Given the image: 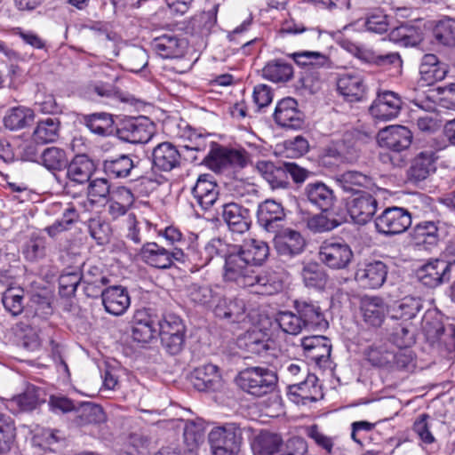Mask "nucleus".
I'll return each mask as SVG.
<instances>
[{
  "mask_svg": "<svg viewBox=\"0 0 455 455\" xmlns=\"http://www.w3.org/2000/svg\"><path fill=\"white\" fill-rule=\"evenodd\" d=\"M269 253L267 243L257 238H247L242 244L232 246L226 255L224 281L240 288H251L256 294H274L279 285L267 275L257 273L253 267L261 266L269 257Z\"/></svg>",
  "mask_w": 455,
  "mask_h": 455,
  "instance_id": "f257e3e1",
  "label": "nucleus"
},
{
  "mask_svg": "<svg viewBox=\"0 0 455 455\" xmlns=\"http://www.w3.org/2000/svg\"><path fill=\"white\" fill-rule=\"evenodd\" d=\"M355 132H346L342 139L328 145L320 158L323 166L332 168L344 163L355 162L361 154L362 141Z\"/></svg>",
  "mask_w": 455,
  "mask_h": 455,
  "instance_id": "f03ea898",
  "label": "nucleus"
},
{
  "mask_svg": "<svg viewBox=\"0 0 455 455\" xmlns=\"http://www.w3.org/2000/svg\"><path fill=\"white\" fill-rule=\"evenodd\" d=\"M276 373L265 367H248L237 374L235 383L244 392L258 397L273 392L277 385Z\"/></svg>",
  "mask_w": 455,
  "mask_h": 455,
  "instance_id": "7ed1b4c3",
  "label": "nucleus"
},
{
  "mask_svg": "<svg viewBox=\"0 0 455 455\" xmlns=\"http://www.w3.org/2000/svg\"><path fill=\"white\" fill-rule=\"evenodd\" d=\"M246 429L237 423H226L209 433L212 455H237Z\"/></svg>",
  "mask_w": 455,
  "mask_h": 455,
  "instance_id": "20e7f679",
  "label": "nucleus"
},
{
  "mask_svg": "<svg viewBox=\"0 0 455 455\" xmlns=\"http://www.w3.org/2000/svg\"><path fill=\"white\" fill-rule=\"evenodd\" d=\"M157 333L164 349L171 355L179 354L185 344L186 326L175 314H165L157 321Z\"/></svg>",
  "mask_w": 455,
  "mask_h": 455,
  "instance_id": "39448f33",
  "label": "nucleus"
},
{
  "mask_svg": "<svg viewBox=\"0 0 455 455\" xmlns=\"http://www.w3.org/2000/svg\"><path fill=\"white\" fill-rule=\"evenodd\" d=\"M211 149L204 162L207 167L215 172H223L229 168H243L248 163L244 150L231 149L212 141Z\"/></svg>",
  "mask_w": 455,
  "mask_h": 455,
  "instance_id": "423d86ee",
  "label": "nucleus"
},
{
  "mask_svg": "<svg viewBox=\"0 0 455 455\" xmlns=\"http://www.w3.org/2000/svg\"><path fill=\"white\" fill-rule=\"evenodd\" d=\"M319 259L333 270H343L349 267L354 259L350 245L342 239L324 240L319 247Z\"/></svg>",
  "mask_w": 455,
  "mask_h": 455,
  "instance_id": "0eeeda50",
  "label": "nucleus"
},
{
  "mask_svg": "<svg viewBox=\"0 0 455 455\" xmlns=\"http://www.w3.org/2000/svg\"><path fill=\"white\" fill-rule=\"evenodd\" d=\"M140 257L150 267L166 269L170 268L174 262L182 260L184 255L182 247H174L169 250L155 242H148L142 245Z\"/></svg>",
  "mask_w": 455,
  "mask_h": 455,
  "instance_id": "6e6552de",
  "label": "nucleus"
},
{
  "mask_svg": "<svg viewBox=\"0 0 455 455\" xmlns=\"http://www.w3.org/2000/svg\"><path fill=\"white\" fill-rule=\"evenodd\" d=\"M374 222L379 234L395 235L405 232L411 226V215L404 208L393 206L385 209Z\"/></svg>",
  "mask_w": 455,
  "mask_h": 455,
  "instance_id": "1a4fd4ad",
  "label": "nucleus"
},
{
  "mask_svg": "<svg viewBox=\"0 0 455 455\" xmlns=\"http://www.w3.org/2000/svg\"><path fill=\"white\" fill-rule=\"evenodd\" d=\"M120 140L132 144L147 143L153 135V124L144 116L130 117L122 122L116 130Z\"/></svg>",
  "mask_w": 455,
  "mask_h": 455,
  "instance_id": "9d476101",
  "label": "nucleus"
},
{
  "mask_svg": "<svg viewBox=\"0 0 455 455\" xmlns=\"http://www.w3.org/2000/svg\"><path fill=\"white\" fill-rule=\"evenodd\" d=\"M240 346L248 353L258 355L267 363L275 358L279 351L275 341L260 330L247 331L240 339Z\"/></svg>",
  "mask_w": 455,
  "mask_h": 455,
  "instance_id": "9b49d317",
  "label": "nucleus"
},
{
  "mask_svg": "<svg viewBox=\"0 0 455 455\" xmlns=\"http://www.w3.org/2000/svg\"><path fill=\"white\" fill-rule=\"evenodd\" d=\"M387 275V267L380 260H365L357 265L355 280L363 289H378Z\"/></svg>",
  "mask_w": 455,
  "mask_h": 455,
  "instance_id": "f8f14e48",
  "label": "nucleus"
},
{
  "mask_svg": "<svg viewBox=\"0 0 455 455\" xmlns=\"http://www.w3.org/2000/svg\"><path fill=\"white\" fill-rule=\"evenodd\" d=\"M402 105L403 100L398 93L386 90L377 93L369 112L375 120L387 122L398 116Z\"/></svg>",
  "mask_w": 455,
  "mask_h": 455,
  "instance_id": "ddd939ff",
  "label": "nucleus"
},
{
  "mask_svg": "<svg viewBox=\"0 0 455 455\" xmlns=\"http://www.w3.org/2000/svg\"><path fill=\"white\" fill-rule=\"evenodd\" d=\"M347 210L355 223L364 225L368 223L378 208L377 199L367 192L355 193L347 200Z\"/></svg>",
  "mask_w": 455,
  "mask_h": 455,
  "instance_id": "4468645a",
  "label": "nucleus"
},
{
  "mask_svg": "<svg viewBox=\"0 0 455 455\" xmlns=\"http://www.w3.org/2000/svg\"><path fill=\"white\" fill-rule=\"evenodd\" d=\"M412 142V133L405 126L391 125L382 129L378 133L379 147L393 153H402L407 150Z\"/></svg>",
  "mask_w": 455,
  "mask_h": 455,
  "instance_id": "2eb2a0df",
  "label": "nucleus"
},
{
  "mask_svg": "<svg viewBox=\"0 0 455 455\" xmlns=\"http://www.w3.org/2000/svg\"><path fill=\"white\" fill-rule=\"evenodd\" d=\"M451 272H455V263L436 259L422 266L418 270L417 276L422 284L434 288L448 281Z\"/></svg>",
  "mask_w": 455,
  "mask_h": 455,
  "instance_id": "dca6fc26",
  "label": "nucleus"
},
{
  "mask_svg": "<svg viewBox=\"0 0 455 455\" xmlns=\"http://www.w3.org/2000/svg\"><path fill=\"white\" fill-rule=\"evenodd\" d=\"M151 161L154 170L168 172L180 166L181 154L174 144L165 141L153 148Z\"/></svg>",
  "mask_w": 455,
  "mask_h": 455,
  "instance_id": "f3484780",
  "label": "nucleus"
},
{
  "mask_svg": "<svg viewBox=\"0 0 455 455\" xmlns=\"http://www.w3.org/2000/svg\"><path fill=\"white\" fill-rule=\"evenodd\" d=\"M274 120L281 127L297 130L302 127L304 116L298 108L296 100L288 97L277 102Z\"/></svg>",
  "mask_w": 455,
  "mask_h": 455,
  "instance_id": "a211bd4d",
  "label": "nucleus"
},
{
  "mask_svg": "<svg viewBox=\"0 0 455 455\" xmlns=\"http://www.w3.org/2000/svg\"><path fill=\"white\" fill-rule=\"evenodd\" d=\"M220 216L233 234H243L251 227L249 210L236 203L224 204L221 207Z\"/></svg>",
  "mask_w": 455,
  "mask_h": 455,
  "instance_id": "6ab92c4d",
  "label": "nucleus"
},
{
  "mask_svg": "<svg viewBox=\"0 0 455 455\" xmlns=\"http://www.w3.org/2000/svg\"><path fill=\"white\" fill-rule=\"evenodd\" d=\"M337 89L347 101L358 102L365 97L367 85L363 75L351 71L339 76Z\"/></svg>",
  "mask_w": 455,
  "mask_h": 455,
  "instance_id": "aec40b11",
  "label": "nucleus"
},
{
  "mask_svg": "<svg viewBox=\"0 0 455 455\" xmlns=\"http://www.w3.org/2000/svg\"><path fill=\"white\" fill-rule=\"evenodd\" d=\"M218 297L213 307V313L217 317L237 323L244 320L246 305L243 299L238 296L227 297L222 294L221 290Z\"/></svg>",
  "mask_w": 455,
  "mask_h": 455,
  "instance_id": "412c9836",
  "label": "nucleus"
},
{
  "mask_svg": "<svg viewBox=\"0 0 455 455\" xmlns=\"http://www.w3.org/2000/svg\"><path fill=\"white\" fill-rule=\"evenodd\" d=\"M274 242L277 254L285 259L299 255L306 245L301 234L291 228L282 230L275 236Z\"/></svg>",
  "mask_w": 455,
  "mask_h": 455,
  "instance_id": "4be33fe9",
  "label": "nucleus"
},
{
  "mask_svg": "<svg viewBox=\"0 0 455 455\" xmlns=\"http://www.w3.org/2000/svg\"><path fill=\"white\" fill-rule=\"evenodd\" d=\"M190 381L199 392H215L222 387V378L220 370L212 363L195 369L191 374Z\"/></svg>",
  "mask_w": 455,
  "mask_h": 455,
  "instance_id": "5701e85b",
  "label": "nucleus"
},
{
  "mask_svg": "<svg viewBox=\"0 0 455 455\" xmlns=\"http://www.w3.org/2000/svg\"><path fill=\"white\" fill-rule=\"evenodd\" d=\"M192 195L202 210H208L219 197V187L211 174H202L198 177L196 185L192 188Z\"/></svg>",
  "mask_w": 455,
  "mask_h": 455,
  "instance_id": "b1692460",
  "label": "nucleus"
},
{
  "mask_svg": "<svg viewBox=\"0 0 455 455\" xmlns=\"http://www.w3.org/2000/svg\"><path fill=\"white\" fill-rule=\"evenodd\" d=\"M100 297L105 310L113 315H122L131 305L128 291L121 285L107 287Z\"/></svg>",
  "mask_w": 455,
  "mask_h": 455,
  "instance_id": "393cba45",
  "label": "nucleus"
},
{
  "mask_svg": "<svg viewBox=\"0 0 455 455\" xmlns=\"http://www.w3.org/2000/svg\"><path fill=\"white\" fill-rule=\"evenodd\" d=\"M435 160V153L433 150L419 153L407 171L408 180L412 183H419L427 179L436 170Z\"/></svg>",
  "mask_w": 455,
  "mask_h": 455,
  "instance_id": "a878e982",
  "label": "nucleus"
},
{
  "mask_svg": "<svg viewBox=\"0 0 455 455\" xmlns=\"http://www.w3.org/2000/svg\"><path fill=\"white\" fill-rule=\"evenodd\" d=\"M294 309L304 322L307 330H324L329 323L317 302L296 300Z\"/></svg>",
  "mask_w": 455,
  "mask_h": 455,
  "instance_id": "bb28decb",
  "label": "nucleus"
},
{
  "mask_svg": "<svg viewBox=\"0 0 455 455\" xmlns=\"http://www.w3.org/2000/svg\"><path fill=\"white\" fill-rule=\"evenodd\" d=\"M447 73V65L440 61L436 55L427 53L422 57L419 66V76L422 85H433L444 79Z\"/></svg>",
  "mask_w": 455,
  "mask_h": 455,
  "instance_id": "cd10ccee",
  "label": "nucleus"
},
{
  "mask_svg": "<svg viewBox=\"0 0 455 455\" xmlns=\"http://www.w3.org/2000/svg\"><path fill=\"white\" fill-rule=\"evenodd\" d=\"M40 389L29 386L20 395L14 396L11 400L0 399V410H9L13 413L20 411H32L40 404Z\"/></svg>",
  "mask_w": 455,
  "mask_h": 455,
  "instance_id": "c85d7f7f",
  "label": "nucleus"
},
{
  "mask_svg": "<svg viewBox=\"0 0 455 455\" xmlns=\"http://www.w3.org/2000/svg\"><path fill=\"white\" fill-rule=\"evenodd\" d=\"M157 333V322L145 310L135 312L132 321V337L139 343H148Z\"/></svg>",
  "mask_w": 455,
  "mask_h": 455,
  "instance_id": "c756f323",
  "label": "nucleus"
},
{
  "mask_svg": "<svg viewBox=\"0 0 455 455\" xmlns=\"http://www.w3.org/2000/svg\"><path fill=\"white\" fill-rule=\"evenodd\" d=\"M305 196L313 206L323 212H328L335 201L333 190L320 181L307 184Z\"/></svg>",
  "mask_w": 455,
  "mask_h": 455,
  "instance_id": "7c9ffc66",
  "label": "nucleus"
},
{
  "mask_svg": "<svg viewBox=\"0 0 455 455\" xmlns=\"http://www.w3.org/2000/svg\"><path fill=\"white\" fill-rule=\"evenodd\" d=\"M284 217L283 207L275 200L267 199L258 207V222L268 232H274Z\"/></svg>",
  "mask_w": 455,
  "mask_h": 455,
  "instance_id": "2f4dec72",
  "label": "nucleus"
},
{
  "mask_svg": "<svg viewBox=\"0 0 455 455\" xmlns=\"http://www.w3.org/2000/svg\"><path fill=\"white\" fill-rule=\"evenodd\" d=\"M67 178L73 184H84L90 181L95 171L94 163L85 155L76 156L66 167Z\"/></svg>",
  "mask_w": 455,
  "mask_h": 455,
  "instance_id": "473e14b6",
  "label": "nucleus"
},
{
  "mask_svg": "<svg viewBox=\"0 0 455 455\" xmlns=\"http://www.w3.org/2000/svg\"><path fill=\"white\" fill-rule=\"evenodd\" d=\"M361 311L364 322L373 327L380 326L388 312L384 300L376 296L363 298L361 302Z\"/></svg>",
  "mask_w": 455,
  "mask_h": 455,
  "instance_id": "72a5a7b5",
  "label": "nucleus"
},
{
  "mask_svg": "<svg viewBox=\"0 0 455 455\" xmlns=\"http://www.w3.org/2000/svg\"><path fill=\"white\" fill-rule=\"evenodd\" d=\"M220 290V285L191 283L187 288V297L196 306L213 309Z\"/></svg>",
  "mask_w": 455,
  "mask_h": 455,
  "instance_id": "f704fd0d",
  "label": "nucleus"
},
{
  "mask_svg": "<svg viewBox=\"0 0 455 455\" xmlns=\"http://www.w3.org/2000/svg\"><path fill=\"white\" fill-rule=\"evenodd\" d=\"M440 224L439 220L418 222L412 229V239L417 244L436 245L440 240Z\"/></svg>",
  "mask_w": 455,
  "mask_h": 455,
  "instance_id": "c9c22d12",
  "label": "nucleus"
},
{
  "mask_svg": "<svg viewBox=\"0 0 455 455\" xmlns=\"http://www.w3.org/2000/svg\"><path fill=\"white\" fill-rule=\"evenodd\" d=\"M152 47L162 58L172 59L183 55L185 43L173 34H164L154 39Z\"/></svg>",
  "mask_w": 455,
  "mask_h": 455,
  "instance_id": "e433bc0d",
  "label": "nucleus"
},
{
  "mask_svg": "<svg viewBox=\"0 0 455 455\" xmlns=\"http://www.w3.org/2000/svg\"><path fill=\"white\" fill-rule=\"evenodd\" d=\"M82 284L84 294L89 298H98L102 295L108 278L102 274L98 267H90L82 273Z\"/></svg>",
  "mask_w": 455,
  "mask_h": 455,
  "instance_id": "4c0bfd02",
  "label": "nucleus"
},
{
  "mask_svg": "<svg viewBox=\"0 0 455 455\" xmlns=\"http://www.w3.org/2000/svg\"><path fill=\"white\" fill-rule=\"evenodd\" d=\"M388 37L391 42L400 46H416L421 41V31L411 22H403L391 29Z\"/></svg>",
  "mask_w": 455,
  "mask_h": 455,
  "instance_id": "58836bf2",
  "label": "nucleus"
},
{
  "mask_svg": "<svg viewBox=\"0 0 455 455\" xmlns=\"http://www.w3.org/2000/svg\"><path fill=\"white\" fill-rule=\"evenodd\" d=\"M336 183L345 192L361 193L360 188H370L373 185L371 177L357 171H347L335 179Z\"/></svg>",
  "mask_w": 455,
  "mask_h": 455,
  "instance_id": "ea45409f",
  "label": "nucleus"
},
{
  "mask_svg": "<svg viewBox=\"0 0 455 455\" xmlns=\"http://www.w3.org/2000/svg\"><path fill=\"white\" fill-rule=\"evenodd\" d=\"M316 376L308 374L304 381L289 387L290 395L299 399H294L295 403L301 402L303 404H306L308 402H316L317 395L319 394V387L316 385Z\"/></svg>",
  "mask_w": 455,
  "mask_h": 455,
  "instance_id": "a19ab883",
  "label": "nucleus"
},
{
  "mask_svg": "<svg viewBox=\"0 0 455 455\" xmlns=\"http://www.w3.org/2000/svg\"><path fill=\"white\" fill-rule=\"evenodd\" d=\"M283 440L280 435L261 431L251 443L253 455H274L278 452Z\"/></svg>",
  "mask_w": 455,
  "mask_h": 455,
  "instance_id": "79ce46f5",
  "label": "nucleus"
},
{
  "mask_svg": "<svg viewBox=\"0 0 455 455\" xmlns=\"http://www.w3.org/2000/svg\"><path fill=\"white\" fill-rule=\"evenodd\" d=\"M301 276L306 287L316 291L324 290L329 281L325 269L315 262L306 264L302 268Z\"/></svg>",
  "mask_w": 455,
  "mask_h": 455,
  "instance_id": "37998d69",
  "label": "nucleus"
},
{
  "mask_svg": "<svg viewBox=\"0 0 455 455\" xmlns=\"http://www.w3.org/2000/svg\"><path fill=\"white\" fill-rule=\"evenodd\" d=\"M83 123L92 133L100 136H108L114 131L113 116L106 112L84 115Z\"/></svg>",
  "mask_w": 455,
  "mask_h": 455,
  "instance_id": "c03bdc74",
  "label": "nucleus"
},
{
  "mask_svg": "<svg viewBox=\"0 0 455 455\" xmlns=\"http://www.w3.org/2000/svg\"><path fill=\"white\" fill-rule=\"evenodd\" d=\"M34 111L19 106L8 109L4 116V125L10 131H18L30 124L34 120Z\"/></svg>",
  "mask_w": 455,
  "mask_h": 455,
  "instance_id": "a18cd8bd",
  "label": "nucleus"
},
{
  "mask_svg": "<svg viewBox=\"0 0 455 455\" xmlns=\"http://www.w3.org/2000/svg\"><path fill=\"white\" fill-rule=\"evenodd\" d=\"M134 166L132 159L128 155H120L103 161V171L112 179L126 178Z\"/></svg>",
  "mask_w": 455,
  "mask_h": 455,
  "instance_id": "49530a36",
  "label": "nucleus"
},
{
  "mask_svg": "<svg viewBox=\"0 0 455 455\" xmlns=\"http://www.w3.org/2000/svg\"><path fill=\"white\" fill-rule=\"evenodd\" d=\"M361 61L378 67L401 66L402 60L397 52L379 53L373 49L362 45L357 56Z\"/></svg>",
  "mask_w": 455,
  "mask_h": 455,
  "instance_id": "de8ad7c7",
  "label": "nucleus"
},
{
  "mask_svg": "<svg viewBox=\"0 0 455 455\" xmlns=\"http://www.w3.org/2000/svg\"><path fill=\"white\" fill-rule=\"evenodd\" d=\"M68 162L66 151L58 147L46 148L39 156V164L52 173L66 169Z\"/></svg>",
  "mask_w": 455,
  "mask_h": 455,
  "instance_id": "09e8293b",
  "label": "nucleus"
},
{
  "mask_svg": "<svg viewBox=\"0 0 455 455\" xmlns=\"http://www.w3.org/2000/svg\"><path fill=\"white\" fill-rule=\"evenodd\" d=\"M262 76L274 83H285L293 76V68L282 60L269 61L262 69Z\"/></svg>",
  "mask_w": 455,
  "mask_h": 455,
  "instance_id": "8fccbe9b",
  "label": "nucleus"
},
{
  "mask_svg": "<svg viewBox=\"0 0 455 455\" xmlns=\"http://www.w3.org/2000/svg\"><path fill=\"white\" fill-rule=\"evenodd\" d=\"M60 122L58 118L47 117L39 121L33 132V140L38 144L53 142L59 137Z\"/></svg>",
  "mask_w": 455,
  "mask_h": 455,
  "instance_id": "3c124183",
  "label": "nucleus"
},
{
  "mask_svg": "<svg viewBox=\"0 0 455 455\" xmlns=\"http://www.w3.org/2000/svg\"><path fill=\"white\" fill-rule=\"evenodd\" d=\"M106 415L101 406L84 403L76 409V423L78 426L96 425L104 422Z\"/></svg>",
  "mask_w": 455,
  "mask_h": 455,
  "instance_id": "603ef678",
  "label": "nucleus"
},
{
  "mask_svg": "<svg viewBox=\"0 0 455 455\" xmlns=\"http://www.w3.org/2000/svg\"><path fill=\"white\" fill-rule=\"evenodd\" d=\"M275 322L283 333L289 335L296 336L306 330L304 322L297 311H280L275 315Z\"/></svg>",
  "mask_w": 455,
  "mask_h": 455,
  "instance_id": "864d4df0",
  "label": "nucleus"
},
{
  "mask_svg": "<svg viewBox=\"0 0 455 455\" xmlns=\"http://www.w3.org/2000/svg\"><path fill=\"white\" fill-rule=\"evenodd\" d=\"M364 28L365 31L374 34L386 33L389 28V18L382 11L375 10L368 12L366 16L356 22Z\"/></svg>",
  "mask_w": 455,
  "mask_h": 455,
  "instance_id": "5fc2aeb1",
  "label": "nucleus"
},
{
  "mask_svg": "<svg viewBox=\"0 0 455 455\" xmlns=\"http://www.w3.org/2000/svg\"><path fill=\"white\" fill-rule=\"evenodd\" d=\"M82 272L77 268H66L59 277V292L62 297H71L82 283Z\"/></svg>",
  "mask_w": 455,
  "mask_h": 455,
  "instance_id": "6e6d98bb",
  "label": "nucleus"
},
{
  "mask_svg": "<svg viewBox=\"0 0 455 455\" xmlns=\"http://www.w3.org/2000/svg\"><path fill=\"white\" fill-rule=\"evenodd\" d=\"M16 436V427L12 418L0 411V454L10 451Z\"/></svg>",
  "mask_w": 455,
  "mask_h": 455,
  "instance_id": "4d7b16f0",
  "label": "nucleus"
},
{
  "mask_svg": "<svg viewBox=\"0 0 455 455\" xmlns=\"http://www.w3.org/2000/svg\"><path fill=\"white\" fill-rule=\"evenodd\" d=\"M421 308L420 299L414 297H404L391 309V316L395 319L410 320Z\"/></svg>",
  "mask_w": 455,
  "mask_h": 455,
  "instance_id": "13d9d810",
  "label": "nucleus"
},
{
  "mask_svg": "<svg viewBox=\"0 0 455 455\" xmlns=\"http://www.w3.org/2000/svg\"><path fill=\"white\" fill-rule=\"evenodd\" d=\"M24 291L20 287L8 288L2 297L4 309L12 315L16 316L24 309Z\"/></svg>",
  "mask_w": 455,
  "mask_h": 455,
  "instance_id": "bf43d9fd",
  "label": "nucleus"
},
{
  "mask_svg": "<svg viewBox=\"0 0 455 455\" xmlns=\"http://www.w3.org/2000/svg\"><path fill=\"white\" fill-rule=\"evenodd\" d=\"M434 36L435 40L446 46H455V20L452 19H444L438 21L434 28Z\"/></svg>",
  "mask_w": 455,
  "mask_h": 455,
  "instance_id": "052dcab7",
  "label": "nucleus"
},
{
  "mask_svg": "<svg viewBox=\"0 0 455 455\" xmlns=\"http://www.w3.org/2000/svg\"><path fill=\"white\" fill-rule=\"evenodd\" d=\"M191 242L183 248L184 258L182 260H178L180 263H185L186 261L190 262L197 270L207 266L210 262L205 257L204 249L199 250L198 245L196 243L197 237L190 236Z\"/></svg>",
  "mask_w": 455,
  "mask_h": 455,
  "instance_id": "680f3d73",
  "label": "nucleus"
},
{
  "mask_svg": "<svg viewBox=\"0 0 455 455\" xmlns=\"http://www.w3.org/2000/svg\"><path fill=\"white\" fill-rule=\"evenodd\" d=\"M81 93L85 100L99 102L101 99L112 97L115 94V89L109 84L95 82L85 85Z\"/></svg>",
  "mask_w": 455,
  "mask_h": 455,
  "instance_id": "e2e57ef3",
  "label": "nucleus"
},
{
  "mask_svg": "<svg viewBox=\"0 0 455 455\" xmlns=\"http://www.w3.org/2000/svg\"><path fill=\"white\" fill-rule=\"evenodd\" d=\"M78 217L79 215L76 207L72 204H68L63 211L61 218L57 220L52 225L47 227L45 230L50 236L54 237L59 233L68 230L69 227L77 220Z\"/></svg>",
  "mask_w": 455,
  "mask_h": 455,
  "instance_id": "0e129e2a",
  "label": "nucleus"
},
{
  "mask_svg": "<svg viewBox=\"0 0 455 455\" xmlns=\"http://www.w3.org/2000/svg\"><path fill=\"white\" fill-rule=\"evenodd\" d=\"M367 360L377 367H386L392 363L393 352L386 345H372L365 353Z\"/></svg>",
  "mask_w": 455,
  "mask_h": 455,
  "instance_id": "69168bd1",
  "label": "nucleus"
},
{
  "mask_svg": "<svg viewBox=\"0 0 455 455\" xmlns=\"http://www.w3.org/2000/svg\"><path fill=\"white\" fill-rule=\"evenodd\" d=\"M291 58L300 67H323L328 63L325 54L315 51H300L293 52Z\"/></svg>",
  "mask_w": 455,
  "mask_h": 455,
  "instance_id": "338daca9",
  "label": "nucleus"
},
{
  "mask_svg": "<svg viewBox=\"0 0 455 455\" xmlns=\"http://www.w3.org/2000/svg\"><path fill=\"white\" fill-rule=\"evenodd\" d=\"M88 230L90 235L98 244H104L109 239L111 228L108 222L100 217L91 218L88 220Z\"/></svg>",
  "mask_w": 455,
  "mask_h": 455,
  "instance_id": "774afa93",
  "label": "nucleus"
}]
</instances>
